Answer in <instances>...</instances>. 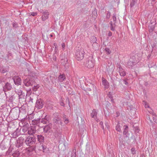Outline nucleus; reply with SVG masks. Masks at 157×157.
Returning a JSON list of instances; mask_svg holds the SVG:
<instances>
[{
  "label": "nucleus",
  "instance_id": "4c0bfd02",
  "mask_svg": "<svg viewBox=\"0 0 157 157\" xmlns=\"http://www.w3.org/2000/svg\"><path fill=\"white\" fill-rule=\"evenodd\" d=\"M13 27L15 28H17L18 27V24L16 22H14L12 23Z\"/></svg>",
  "mask_w": 157,
  "mask_h": 157
},
{
  "label": "nucleus",
  "instance_id": "412c9836",
  "mask_svg": "<svg viewBox=\"0 0 157 157\" xmlns=\"http://www.w3.org/2000/svg\"><path fill=\"white\" fill-rule=\"evenodd\" d=\"M97 113L96 112V110L94 109L91 114V116L92 117L94 118L96 120V118H97Z\"/></svg>",
  "mask_w": 157,
  "mask_h": 157
},
{
  "label": "nucleus",
  "instance_id": "dca6fc26",
  "mask_svg": "<svg viewBox=\"0 0 157 157\" xmlns=\"http://www.w3.org/2000/svg\"><path fill=\"white\" fill-rule=\"evenodd\" d=\"M38 130L36 128L34 129L31 127L29 128L27 133L29 135H31L36 133V132L38 131Z\"/></svg>",
  "mask_w": 157,
  "mask_h": 157
},
{
  "label": "nucleus",
  "instance_id": "0e129e2a",
  "mask_svg": "<svg viewBox=\"0 0 157 157\" xmlns=\"http://www.w3.org/2000/svg\"><path fill=\"white\" fill-rule=\"evenodd\" d=\"M10 153L9 152V151H7L6 152V155H7V154H9Z\"/></svg>",
  "mask_w": 157,
  "mask_h": 157
},
{
  "label": "nucleus",
  "instance_id": "423d86ee",
  "mask_svg": "<svg viewBox=\"0 0 157 157\" xmlns=\"http://www.w3.org/2000/svg\"><path fill=\"white\" fill-rule=\"evenodd\" d=\"M24 142V139L22 137H20L18 138L15 143V145L18 148L21 149L23 148Z\"/></svg>",
  "mask_w": 157,
  "mask_h": 157
},
{
  "label": "nucleus",
  "instance_id": "20e7f679",
  "mask_svg": "<svg viewBox=\"0 0 157 157\" xmlns=\"http://www.w3.org/2000/svg\"><path fill=\"white\" fill-rule=\"evenodd\" d=\"M84 52L82 49L78 50L75 53L76 58L78 61L82 59L84 57Z\"/></svg>",
  "mask_w": 157,
  "mask_h": 157
},
{
  "label": "nucleus",
  "instance_id": "b1692460",
  "mask_svg": "<svg viewBox=\"0 0 157 157\" xmlns=\"http://www.w3.org/2000/svg\"><path fill=\"white\" fill-rule=\"evenodd\" d=\"M20 153V150H17L12 154V155L13 157H18L19 156Z\"/></svg>",
  "mask_w": 157,
  "mask_h": 157
},
{
  "label": "nucleus",
  "instance_id": "f03ea898",
  "mask_svg": "<svg viewBox=\"0 0 157 157\" xmlns=\"http://www.w3.org/2000/svg\"><path fill=\"white\" fill-rule=\"evenodd\" d=\"M20 111V109L17 107H16L11 109L10 113V114L13 117L14 119L16 120L18 118Z\"/></svg>",
  "mask_w": 157,
  "mask_h": 157
},
{
  "label": "nucleus",
  "instance_id": "f8f14e48",
  "mask_svg": "<svg viewBox=\"0 0 157 157\" xmlns=\"http://www.w3.org/2000/svg\"><path fill=\"white\" fill-rule=\"evenodd\" d=\"M118 68L119 72L121 76H124L126 75V73L125 70L120 65L118 66Z\"/></svg>",
  "mask_w": 157,
  "mask_h": 157
},
{
  "label": "nucleus",
  "instance_id": "9d476101",
  "mask_svg": "<svg viewBox=\"0 0 157 157\" xmlns=\"http://www.w3.org/2000/svg\"><path fill=\"white\" fill-rule=\"evenodd\" d=\"M32 124L35 125L33 128H36L38 129L39 128V118L37 119H35L32 120Z\"/></svg>",
  "mask_w": 157,
  "mask_h": 157
},
{
  "label": "nucleus",
  "instance_id": "6e6552de",
  "mask_svg": "<svg viewBox=\"0 0 157 157\" xmlns=\"http://www.w3.org/2000/svg\"><path fill=\"white\" fill-rule=\"evenodd\" d=\"M12 88V86L11 84L8 82H7L3 86V90L5 92L6 95V92L10 90Z\"/></svg>",
  "mask_w": 157,
  "mask_h": 157
},
{
  "label": "nucleus",
  "instance_id": "bf43d9fd",
  "mask_svg": "<svg viewBox=\"0 0 157 157\" xmlns=\"http://www.w3.org/2000/svg\"><path fill=\"white\" fill-rule=\"evenodd\" d=\"M87 90L89 91H91V88H88L87 89Z\"/></svg>",
  "mask_w": 157,
  "mask_h": 157
},
{
  "label": "nucleus",
  "instance_id": "5fc2aeb1",
  "mask_svg": "<svg viewBox=\"0 0 157 157\" xmlns=\"http://www.w3.org/2000/svg\"><path fill=\"white\" fill-rule=\"evenodd\" d=\"M60 104L61 105L63 106H64V104L63 102H61L60 103Z\"/></svg>",
  "mask_w": 157,
  "mask_h": 157
},
{
  "label": "nucleus",
  "instance_id": "3c124183",
  "mask_svg": "<svg viewBox=\"0 0 157 157\" xmlns=\"http://www.w3.org/2000/svg\"><path fill=\"white\" fill-rule=\"evenodd\" d=\"M144 103L145 104V108H149V106L147 104V103L146 102L144 101Z\"/></svg>",
  "mask_w": 157,
  "mask_h": 157
},
{
  "label": "nucleus",
  "instance_id": "58836bf2",
  "mask_svg": "<svg viewBox=\"0 0 157 157\" xmlns=\"http://www.w3.org/2000/svg\"><path fill=\"white\" fill-rule=\"evenodd\" d=\"M44 101L40 98V109L42 108L44 105Z\"/></svg>",
  "mask_w": 157,
  "mask_h": 157
},
{
  "label": "nucleus",
  "instance_id": "de8ad7c7",
  "mask_svg": "<svg viewBox=\"0 0 157 157\" xmlns=\"http://www.w3.org/2000/svg\"><path fill=\"white\" fill-rule=\"evenodd\" d=\"M100 125L101 126V127L103 129H104V127L103 125V122L102 121H101L100 123Z\"/></svg>",
  "mask_w": 157,
  "mask_h": 157
},
{
  "label": "nucleus",
  "instance_id": "a878e982",
  "mask_svg": "<svg viewBox=\"0 0 157 157\" xmlns=\"http://www.w3.org/2000/svg\"><path fill=\"white\" fill-rule=\"evenodd\" d=\"M6 57L8 59L11 60L13 59L12 54L11 52H8L6 55Z\"/></svg>",
  "mask_w": 157,
  "mask_h": 157
},
{
  "label": "nucleus",
  "instance_id": "39448f33",
  "mask_svg": "<svg viewBox=\"0 0 157 157\" xmlns=\"http://www.w3.org/2000/svg\"><path fill=\"white\" fill-rule=\"evenodd\" d=\"M136 63V61L135 56H131L128 61L127 62V67L131 68Z\"/></svg>",
  "mask_w": 157,
  "mask_h": 157
},
{
  "label": "nucleus",
  "instance_id": "864d4df0",
  "mask_svg": "<svg viewBox=\"0 0 157 157\" xmlns=\"http://www.w3.org/2000/svg\"><path fill=\"white\" fill-rule=\"evenodd\" d=\"M112 33L110 31H109L108 33V36H112Z\"/></svg>",
  "mask_w": 157,
  "mask_h": 157
},
{
  "label": "nucleus",
  "instance_id": "ddd939ff",
  "mask_svg": "<svg viewBox=\"0 0 157 157\" xmlns=\"http://www.w3.org/2000/svg\"><path fill=\"white\" fill-rule=\"evenodd\" d=\"M49 13L47 11H44L42 13L41 17L42 20L43 21H45L48 17Z\"/></svg>",
  "mask_w": 157,
  "mask_h": 157
},
{
  "label": "nucleus",
  "instance_id": "473e14b6",
  "mask_svg": "<svg viewBox=\"0 0 157 157\" xmlns=\"http://www.w3.org/2000/svg\"><path fill=\"white\" fill-rule=\"evenodd\" d=\"M137 0H132L130 4V6L132 7H133L136 3Z\"/></svg>",
  "mask_w": 157,
  "mask_h": 157
},
{
  "label": "nucleus",
  "instance_id": "4d7b16f0",
  "mask_svg": "<svg viewBox=\"0 0 157 157\" xmlns=\"http://www.w3.org/2000/svg\"><path fill=\"white\" fill-rule=\"evenodd\" d=\"M20 109L24 110H25V109L24 108V107L22 106L20 108Z\"/></svg>",
  "mask_w": 157,
  "mask_h": 157
},
{
  "label": "nucleus",
  "instance_id": "cd10ccee",
  "mask_svg": "<svg viewBox=\"0 0 157 157\" xmlns=\"http://www.w3.org/2000/svg\"><path fill=\"white\" fill-rule=\"evenodd\" d=\"M93 15L92 17L94 19H95L98 16L97 13V10L96 9H95L93 11Z\"/></svg>",
  "mask_w": 157,
  "mask_h": 157
},
{
  "label": "nucleus",
  "instance_id": "4468645a",
  "mask_svg": "<svg viewBox=\"0 0 157 157\" xmlns=\"http://www.w3.org/2000/svg\"><path fill=\"white\" fill-rule=\"evenodd\" d=\"M18 95L19 99H24L25 97V94L23 93L21 90H20L17 92Z\"/></svg>",
  "mask_w": 157,
  "mask_h": 157
},
{
  "label": "nucleus",
  "instance_id": "6e6d98bb",
  "mask_svg": "<svg viewBox=\"0 0 157 157\" xmlns=\"http://www.w3.org/2000/svg\"><path fill=\"white\" fill-rule=\"evenodd\" d=\"M33 99L31 98V97H30L29 101H31L33 103Z\"/></svg>",
  "mask_w": 157,
  "mask_h": 157
},
{
  "label": "nucleus",
  "instance_id": "2eb2a0df",
  "mask_svg": "<svg viewBox=\"0 0 157 157\" xmlns=\"http://www.w3.org/2000/svg\"><path fill=\"white\" fill-rule=\"evenodd\" d=\"M85 66L88 68H92L94 66V64L92 61L88 59L85 63Z\"/></svg>",
  "mask_w": 157,
  "mask_h": 157
},
{
  "label": "nucleus",
  "instance_id": "2f4dec72",
  "mask_svg": "<svg viewBox=\"0 0 157 157\" xmlns=\"http://www.w3.org/2000/svg\"><path fill=\"white\" fill-rule=\"evenodd\" d=\"M43 114H44V116H45L44 118H43L42 119L41 122L42 123H43V124H46L47 122V120L46 119V114H44V113H43Z\"/></svg>",
  "mask_w": 157,
  "mask_h": 157
},
{
  "label": "nucleus",
  "instance_id": "774afa93",
  "mask_svg": "<svg viewBox=\"0 0 157 157\" xmlns=\"http://www.w3.org/2000/svg\"><path fill=\"white\" fill-rule=\"evenodd\" d=\"M59 136H59L60 137L61 136V134L60 133H59Z\"/></svg>",
  "mask_w": 157,
  "mask_h": 157
},
{
  "label": "nucleus",
  "instance_id": "603ef678",
  "mask_svg": "<svg viewBox=\"0 0 157 157\" xmlns=\"http://www.w3.org/2000/svg\"><path fill=\"white\" fill-rule=\"evenodd\" d=\"M65 46V44L64 43H62V48L63 49V50H64V49Z\"/></svg>",
  "mask_w": 157,
  "mask_h": 157
},
{
  "label": "nucleus",
  "instance_id": "338daca9",
  "mask_svg": "<svg viewBox=\"0 0 157 157\" xmlns=\"http://www.w3.org/2000/svg\"><path fill=\"white\" fill-rule=\"evenodd\" d=\"M40 112L41 113H43V111L42 110H40Z\"/></svg>",
  "mask_w": 157,
  "mask_h": 157
},
{
  "label": "nucleus",
  "instance_id": "bb28decb",
  "mask_svg": "<svg viewBox=\"0 0 157 157\" xmlns=\"http://www.w3.org/2000/svg\"><path fill=\"white\" fill-rule=\"evenodd\" d=\"M115 129L117 132H121V129L120 125V123L119 121L117 123V124L116 126Z\"/></svg>",
  "mask_w": 157,
  "mask_h": 157
},
{
  "label": "nucleus",
  "instance_id": "37998d69",
  "mask_svg": "<svg viewBox=\"0 0 157 157\" xmlns=\"http://www.w3.org/2000/svg\"><path fill=\"white\" fill-rule=\"evenodd\" d=\"M111 13L109 11H108L106 15V18L107 19H109Z\"/></svg>",
  "mask_w": 157,
  "mask_h": 157
},
{
  "label": "nucleus",
  "instance_id": "7ed1b4c3",
  "mask_svg": "<svg viewBox=\"0 0 157 157\" xmlns=\"http://www.w3.org/2000/svg\"><path fill=\"white\" fill-rule=\"evenodd\" d=\"M36 141V138L34 136H29L26 138L24 143L28 146H30L31 145L33 144Z\"/></svg>",
  "mask_w": 157,
  "mask_h": 157
},
{
  "label": "nucleus",
  "instance_id": "052dcab7",
  "mask_svg": "<svg viewBox=\"0 0 157 157\" xmlns=\"http://www.w3.org/2000/svg\"><path fill=\"white\" fill-rule=\"evenodd\" d=\"M154 121L156 123H157V120L155 119H154Z\"/></svg>",
  "mask_w": 157,
  "mask_h": 157
},
{
  "label": "nucleus",
  "instance_id": "c03bdc74",
  "mask_svg": "<svg viewBox=\"0 0 157 157\" xmlns=\"http://www.w3.org/2000/svg\"><path fill=\"white\" fill-rule=\"evenodd\" d=\"M113 21L114 23H116V14H113Z\"/></svg>",
  "mask_w": 157,
  "mask_h": 157
},
{
  "label": "nucleus",
  "instance_id": "72a5a7b5",
  "mask_svg": "<svg viewBox=\"0 0 157 157\" xmlns=\"http://www.w3.org/2000/svg\"><path fill=\"white\" fill-rule=\"evenodd\" d=\"M120 82L121 84H124L126 85H128V82L125 79H121L120 80Z\"/></svg>",
  "mask_w": 157,
  "mask_h": 157
},
{
  "label": "nucleus",
  "instance_id": "680f3d73",
  "mask_svg": "<svg viewBox=\"0 0 157 157\" xmlns=\"http://www.w3.org/2000/svg\"><path fill=\"white\" fill-rule=\"evenodd\" d=\"M37 140L39 141V135H37Z\"/></svg>",
  "mask_w": 157,
  "mask_h": 157
},
{
  "label": "nucleus",
  "instance_id": "69168bd1",
  "mask_svg": "<svg viewBox=\"0 0 157 157\" xmlns=\"http://www.w3.org/2000/svg\"><path fill=\"white\" fill-rule=\"evenodd\" d=\"M50 36L51 37H52L53 36V35L52 34H50Z\"/></svg>",
  "mask_w": 157,
  "mask_h": 157
},
{
  "label": "nucleus",
  "instance_id": "f257e3e1",
  "mask_svg": "<svg viewBox=\"0 0 157 157\" xmlns=\"http://www.w3.org/2000/svg\"><path fill=\"white\" fill-rule=\"evenodd\" d=\"M35 80V79H34L31 77H28L24 80L23 82L25 86L27 87L33 85L32 89L33 91V94H35L37 96V99L35 104L34 110V111L37 113L39 112V101L38 98L39 96V93H37L36 92L38 90V89L39 88V84L36 85Z\"/></svg>",
  "mask_w": 157,
  "mask_h": 157
},
{
  "label": "nucleus",
  "instance_id": "f3484780",
  "mask_svg": "<svg viewBox=\"0 0 157 157\" xmlns=\"http://www.w3.org/2000/svg\"><path fill=\"white\" fill-rule=\"evenodd\" d=\"M28 126L29 124H26L23 125L21 128L22 134H24L25 133H27L29 128Z\"/></svg>",
  "mask_w": 157,
  "mask_h": 157
},
{
  "label": "nucleus",
  "instance_id": "f704fd0d",
  "mask_svg": "<svg viewBox=\"0 0 157 157\" xmlns=\"http://www.w3.org/2000/svg\"><path fill=\"white\" fill-rule=\"evenodd\" d=\"M63 119L64 120V121L65 124H68L69 122V120L66 118L65 117V115H64L63 117Z\"/></svg>",
  "mask_w": 157,
  "mask_h": 157
},
{
  "label": "nucleus",
  "instance_id": "ea45409f",
  "mask_svg": "<svg viewBox=\"0 0 157 157\" xmlns=\"http://www.w3.org/2000/svg\"><path fill=\"white\" fill-rule=\"evenodd\" d=\"M0 71L2 73H4L8 71V70L4 68H1Z\"/></svg>",
  "mask_w": 157,
  "mask_h": 157
},
{
  "label": "nucleus",
  "instance_id": "c9c22d12",
  "mask_svg": "<svg viewBox=\"0 0 157 157\" xmlns=\"http://www.w3.org/2000/svg\"><path fill=\"white\" fill-rule=\"evenodd\" d=\"M76 150H73L71 155V157H76Z\"/></svg>",
  "mask_w": 157,
  "mask_h": 157
},
{
  "label": "nucleus",
  "instance_id": "c756f323",
  "mask_svg": "<svg viewBox=\"0 0 157 157\" xmlns=\"http://www.w3.org/2000/svg\"><path fill=\"white\" fill-rule=\"evenodd\" d=\"M51 126L50 125H48L44 126L43 128L44 131L47 132V131L51 128Z\"/></svg>",
  "mask_w": 157,
  "mask_h": 157
},
{
  "label": "nucleus",
  "instance_id": "09e8293b",
  "mask_svg": "<svg viewBox=\"0 0 157 157\" xmlns=\"http://www.w3.org/2000/svg\"><path fill=\"white\" fill-rule=\"evenodd\" d=\"M13 96H11L10 97V101L12 102L13 101Z\"/></svg>",
  "mask_w": 157,
  "mask_h": 157
},
{
  "label": "nucleus",
  "instance_id": "9b49d317",
  "mask_svg": "<svg viewBox=\"0 0 157 157\" xmlns=\"http://www.w3.org/2000/svg\"><path fill=\"white\" fill-rule=\"evenodd\" d=\"M27 69L28 72V77H31L34 79L37 78L36 74V73L32 71L30 68H28Z\"/></svg>",
  "mask_w": 157,
  "mask_h": 157
},
{
  "label": "nucleus",
  "instance_id": "5701e85b",
  "mask_svg": "<svg viewBox=\"0 0 157 157\" xmlns=\"http://www.w3.org/2000/svg\"><path fill=\"white\" fill-rule=\"evenodd\" d=\"M97 40L96 37L95 36H92L90 39V42L91 43H93L94 44H96V45L97 44V43L96 42Z\"/></svg>",
  "mask_w": 157,
  "mask_h": 157
},
{
  "label": "nucleus",
  "instance_id": "8fccbe9b",
  "mask_svg": "<svg viewBox=\"0 0 157 157\" xmlns=\"http://www.w3.org/2000/svg\"><path fill=\"white\" fill-rule=\"evenodd\" d=\"M105 125L106 127V128L108 129L109 127V125L108 123L107 122H106L105 123Z\"/></svg>",
  "mask_w": 157,
  "mask_h": 157
},
{
  "label": "nucleus",
  "instance_id": "aec40b11",
  "mask_svg": "<svg viewBox=\"0 0 157 157\" xmlns=\"http://www.w3.org/2000/svg\"><path fill=\"white\" fill-rule=\"evenodd\" d=\"M102 83L103 85L105 86V88H107L109 86V83L104 78L102 79Z\"/></svg>",
  "mask_w": 157,
  "mask_h": 157
},
{
  "label": "nucleus",
  "instance_id": "79ce46f5",
  "mask_svg": "<svg viewBox=\"0 0 157 157\" xmlns=\"http://www.w3.org/2000/svg\"><path fill=\"white\" fill-rule=\"evenodd\" d=\"M131 150L132 153L133 155H134L136 153V151L135 150V148H134V147L132 148Z\"/></svg>",
  "mask_w": 157,
  "mask_h": 157
},
{
  "label": "nucleus",
  "instance_id": "393cba45",
  "mask_svg": "<svg viewBox=\"0 0 157 157\" xmlns=\"http://www.w3.org/2000/svg\"><path fill=\"white\" fill-rule=\"evenodd\" d=\"M38 150V147H36V146H32L30 147V148L29 149H28V151H37V150Z\"/></svg>",
  "mask_w": 157,
  "mask_h": 157
},
{
  "label": "nucleus",
  "instance_id": "6ab92c4d",
  "mask_svg": "<svg viewBox=\"0 0 157 157\" xmlns=\"http://www.w3.org/2000/svg\"><path fill=\"white\" fill-rule=\"evenodd\" d=\"M128 131V127L127 125H124V131L123 134L124 135H126V137H128V136L126 135Z\"/></svg>",
  "mask_w": 157,
  "mask_h": 157
},
{
  "label": "nucleus",
  "instance_id": "a18cd8bd",
  "mask_svg": "<svg viewBox=\"0 0 157 157\" xmlns=\"http://www.w3.org/2000/svg\"><path fill=\"white\" fill-rule=\"evenodd\" d=\"M40 142H43L44 139V137L40 135Z\"/></svg>",
  "mask_w": 157,
  "mask_h": 157
},
{
  "label": "nucleus",
  "instance_id": "0eeeda50",
  "mask_svg": "<svg viewBox=\"0 0 157 157\" xmlns=\"http://www.w3.org/2000/svg\"><path fill=\"white\" fill-rule=\"evenodd\" d=\"M54 115L55 116L53 119L54 123L55 124L62 125L63 123L61 120L60 117L58 116V113H56L54 114Z\"/></svg>",
  "mask_w": 157,
  "mask_h": 157
},
{
  "label": "nucleus",
  "instance_id": "13d9d810",
  "mask_svg": "<svg viewBox=\"0 0 157 157\" xmlns=\"http://www.w3.org/2000/svg\"><path fill=\"white\" fill-rule=\"evenodd\" d=\"M12 150V148H10L8 150V151H9V152L10 153V152Z\"/></svg>",
  "mask_w": 157,
  "mask_h": 157
},
{
  "label": "nucleus",
  "instance_id": "4be33fe9",
  "mask_svg": "<svg viewBox=\"0 0 157 157\" xmlns=\"http://www.w3.org/2000/svg\"><path fill=\"white\" fill-rule=\"evenodd\" d=\"M109 27L110 29L112 31L115 30V28L116 26L115 23H113L112 21H111L109 23Z\"/></svg>",
  "mask_w": 157,
  "mask_h": 157
},
{
  "label": "nucleus",
  "instance_id": "1a4fd4ad",
  "mask_svg": "<svg viewBox=\"0 0 157 157\" xmlns=\"http://www.w3.org/2000/svg\"><path fill=\"white\" fill-rule=\"evenodd\" d=\"M14 84L17 85H21V80L20 78L18 76L15 75L12 78Z\"/></svg>",
  "mask_w": 157,
  "mask_h": 157
},
{
  "label": "nucleus",
  "instance_id": "a211bd4d",
  "mask_svg": "<svg viewBox=\"0 0 157 157\" xmlns=\"http://www.w3.org/2000/svg\"><path fill=\"white\" fill-rule=\"evenodd\" d=\"M66 79L65 75L64 74H60L58 77V81L60 82H63Z\"/></svg>",
  "mask_w": 157,
  "mask_h": 157
},
{
  "label": "nucleus",
  "instance_id": "49530a36",
  "mask_svg": "<svg viewBox=\"0 0 157 157\" xmlns=\"http://www.w3.org/2000/svg\"><path fill=\"white\" fill-rule=\"evenodd\" d=\"M31 14H30V15H32L33 16H35L37 15V13L36 12H32L30 13ZM30 14V13H29Z\"/></svg>",
  "mask_w": 157,
  "mask_h": 157
},
{
  "label": "nucleus",
  "instance_id": "e433bc0d",
  "mask_svg": "<svg viewBox=\"0 0 157 157\" xmlns=\"http://www.w3.org/2000/svg\"><path fill=\"white\" fill-rule=\"evenodd\" d=\"M105 50L106 52V54L108 55L110 54L111 53V51L108 48H105Z\"/></svg>",
  "mask_w": 157,
  "mask_h": 157
},
{
  "label": "nucleus",
  "instance_id": "c85d7f7f",
  "mask_svg": "<svg viewBox=\"0 0 157 157\" xmlns=\"http://www.w3.org/2000/svg\"><path fill=\"white\" fill-rule=\"evenodd\" d=\"M43 151L44 153H47L48 151V148L47 147L43 145H42Z\"/></svg>",
  "mask_w": 157,
  "mask_h": 157
},
{
  "label": "nucleus",
  "instance_id": "e2e57ef3",
  "mask_svg": "<svg viewBox=\"0 0 157 157\" xmlns=\"http://www.w3.org/2000/svg\"><path fill=\"white\" fill-rule=\"evenodd\" d=\"M144 85H145V86H147L148 85V83L147 82H145V83H144Z\"/></svg>",
  "mask_w": 157,
  "mask_h": 157
},
{
  "label": "nucleus",
  "instance_id": "7c9ffc66",
  "mask_svg": "<svg viewBox=\"0 0 157 157\" xmlns=\"http://www.w3.org/2000/svg\"><path fill=\"white\" fill-rule=\"evenodd\" d=\"M20 130L21 129H20L18 128H17L13 133V136H17L19 134V132Z\"/></svg>",
  "mask_w": 157,
  "mask_h": 157
},
{
  "label": "nucleus",
  "instance_id": "a19ab883",
  "mask_svg": "<svg viewBox=\"0 0 157 157\" xmlns=\"http://www.w3.org/2000/svg\"><path fill=\"white\" fill-rule=\"evenodd\" d=\"M110 92H109V94H108V96H109V98L110 99V101H111L112 102H113V97L111 95H110V94H110Z\"/></svg>",
  "mask_w": 157,
  "mask_h": 157
}]
</instances>
